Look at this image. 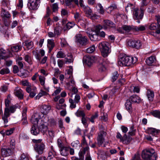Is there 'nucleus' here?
Returning <instances> with one entry per match:
<instances>
[{"instance_id":"1","label":"nucleus","mask_w":160,"mask_h":160,"mask_svg":"<svg viewBox=\"0 0 160 160\" xmlns=\"http://www.w3.org/2000/svg\"><path fill=\"white\" fill-rule=\"evenodd\" d=\"M137 61V58L128 56L121 58L118 61V64L120 66H130L135 63Z\"/></svg>"},{"instance_id":"2","label":"nucleus","mask_w":160,"mask_h":160,"mask_svg":"<svg viewBox=\"0 0 160 160\" xmlns=\"http://www.w3.org/2000/svg\"><path fill=\"white\" fill-rule=\"evenodd\" d=\"M155 151L152 148L146 149L143 150L142 157L144 160H156L157 156Z\"/></svg>"},{"instance_id":"3","label":"nucleus","mask_w":160,"mask_h":160,"mask_svg":"<svg viewBox=\"0 0 160 160\" xmlns=\"http://www.w3.org/2000/svg\"><path fill=\"white\" fill-rule=\"evenodd\" d=\"M109 46V43L107 42H102L98 45L99 49L100 50L102 55L104 57H107L111 52Z\"/></svg>"},{"instance_id":"4","label":"nucleus","mask_w":160,"mask_h":160,"mask_svg":"<svg viewBox=\"0 0 160 160\" xmlns=\"http://www.w3.org/2000/svg\"><path fill=\"white\" fill-rule=\"evenodd\" d=\"M102 29L101 25H97L93 31H91V33L89 34V37L91 40L92 41H98L101 39L100 36H99V31Z\"/></svg>"},{"instance_id":"5","label":"nucleus","mask_w":160,"mask_h":160,"mask_svg":"<svg viewBox=\"0 0 160 160\" xmlns=\"http://www.w3.org/2000/svg\"><path fill=\"white\" fill-rule=\"evenodd\" d=\"M75 38V42L78 45L85 46L88 43L87 38L85 36H82L81 34H76Z\"/></svg>"},{"instance_id":"6","label":"nucleus","mask_w":160,"mask_h":160,"mask_svg":"<svg viewBox=\"0 0 160 160\" xmlns=\"http://www.w3.org/2000/svg\"><path fill=\"white\" fill-rule=\"evenodd\" d=\"M144 11H145L142 8H140V11L137 7L135 8L134 10L133 11L134 19L137 20L142 19L143 17ZM137 22L138 23L140 22L139 20H138Z\"/></svg>"},{"instance_id":"7","label":"nucleus","mask_w":160,"mask_h":160,"mask_svg":"<svg viewBox=\"0 0 160 160\" xmlns=\"http://www.w3.org/2000/svg\"><path fill=\"white\" fill-rule=\"evenodd\" d=\"M16 107L14 106H11L10 107L9 109L7 108L5 109L4 115L2 117V119L3 120L4 123H6L8 122V118L10 115L9 112L13 113L15 110Z\"/></svg>"},{"instance_id":"8","label":"nucleus","mask_w":160,"mask_h":160,"mask_svg":"<svg viewBox=\"0 0 160 160\" xmlns=\"http://www.w3.org/2000/svg\"><path fill=\"white\" fill-rule=\"evenodd\" d=\"M98 58L92 56L86 55L83 57V63L89 67L91 66L96 60Z\"/></svg>"},{"instance_id":"9","label":"nucleus","mask_w":160,"mask_h":160,"mask_svg":"<svg viewBox=\"0 0 160 160\" xmlns=\"http://www.w3.org/2000/svg\"><path fill=\"white\" fill-rule=\"evenodd\" d=\"M48 120L47 117H45L42 120V123L39 126V129L42 132L45 133L48 130L47 122Z\"/></svg>"},{"instance_id":"10","label":"nucleus","mask_w":160,"mask_h":160,"mask_svg":"<svg viewBox=\"0 0 160 160\" xmlns=\"http://www.w3.org/2000/svg\"><path fill=\"white\" fill-rule=\"evenodd\" d=\"M39 3V0H29V8L31 10L37 9Z\"/></svg>"},{"instance_id":"11","label":"nucleus","mask_w":160,"mask_h":160,"mask_svg":"<svg viewBox=\"0 0 160 160\" xmlns=\"http://www.w3.org/2000/svg\"><path fill=\"white\" fill-rule=\"evenodd\" d=\"M115 26V23L112 21L108 20H104L103 26H101V27L102 29L107 30L111 28H114Z\"/></svg>"},{"instance_id":"12","label":"nucleus","mask_w":160,"mask_h":160,"mask_svg":"<svg viewBox=\"0 0 160 160\" xmlns=\"http://www.w3.org/2000/svg\"><path fill=\"white\" fill-rule=\"evenodd\" d=\"M106 135V132L104 131L100 132L97 138L98 144L99 146H101L104 141V137Z\"/></svg>"},{"instance_id":"13","label":"nucleus","mask_w":160,"mask_h":160,"mask_svg":"<svg viewBox=\"0 0 160 160\" xmlns=\"http://www.w3.org/2000/svg\"><path fill=\"white\" fill-rule=\"evenodd\" d=\"M97 60L99 62V64L98 65L99 71L100 72L104 71L106 69L105 66V62L103 61L102 59L99 57H98Z\"/></svg>"},{"instance_id":"14","label":"nucleus","mask_w":160,"mask_h":160,"mask_svg":"<svg viewBox=\"0 0 160 160\" xmlns=\"http://www.w3.org/2000/svg\"><path fill=\"white\" fill-rule=\"evenodd\" d=\"M45 148V145L43 143L36 144L35 145L34 149L39 154H42Z\"/></svg>"},{"instance_id":"15","label":"nucleus","mask_w":160,"mask_h":160,"mask_svg":"<svg viewBox=\"0 0 160 160\" xmlns=\"http://www.w3.org/2000/svg\"><path fill=\"white\" fill-rule=\"evenodd\" d=\"M129 46L137 49L139 48L142 45L141 43L139 40H130L128 42Z\"/></svg>"},{"instance_id":"16","label":"nucleus","mask_w":160,"mask_h":160,"mask_svg":"<svg viewBox=\"0 0 160 160\" xmlns=\"http://www.w3.org/2000/svg\"><path fill=\"white\" fill-rule=\"evenodd\" d=\"M41 117L39 113L37 112L35 113L32 116L31 121V122L34 125H37L38 123L39 120L41 118Z\"/></svg>"},{"instance_id":"17","label":"nucleus","mask_w":160,"mask_h":160,"mask_svg":"<svg viewBox=\"0 0 160 160\" xmlns=\"http://www.w3.org/2000/svg\"><path fill=\"white\" fill-rule=\"evenodd\" d=\"M1 152L3 157H8L12 155V150L9 148H3L1 149Z\"/></svg>"},{"instance_id":"18","label":"nucleus","mask_w":160,"mask_h":160,"mask_svg":"<svg viewBox=\"0 0 160 160\" xmlns=\"http://www.w3.org/2000/svg\"><path fill=\"white\" fill-rule=\"evenodd\" d=\"M51 108V106L48 105H43L41 107V109L42 113L43 114L48 113Z\"/></svg>"},{"instance_id":"19","label":"nucleus","mask_w":160,"mask_h":160,"mask_svg":"<svg viewBox=\"0 0 160 160\" xmlns=\"http://www.w3.org/2000/svg\"><path fill=\"white\" fill-rule=\"evenodd\" d=\"M14 93L16 96L20 99H22L23 98V93L22 91L20 88H16L14 90Z\"/></svg>"},{"instance_id":"20","label":"nucleus","mask_w":160,"mask_h":160,"mask_svg":"<svg viewBox=\"0 0 160 160\" xmlns=\"http://www.w3.org/2000/svg\"><path fill=\"white\" fill-rule=\"evenodd\" d=\"M146 89L147 91L146 95L148 98L149 101H152L154 96V92L148 88H146Z\"/></svg>"},{"instance_id":"21","label":"nucleus","mask_w":160,"mask_h":160,"mask_svg":"<svg viewBox=\"0 0 160 160\" xmlns=\"http://www.w3.org/2000/svg\"><path fill=\"white\" fill-rule=\"evenodd\" d=\"M27 112V108L25 107L23 109L22 113L23 117L22 120V124L23 125H27L28 122L27 120L26 112Z\"/></svg>"},{"instance_id":"22","label":"nucleus","mask_w":160,"mask_h":160,"mask_svg":"<svg viewBox=\"0 0 160 160\" xmlns=\"http://www.w3.org/2000/svg\"><path fill=\"white\" fill-rule=\"evenodd\" d=\"M69 148L63 146L60 148L61 154L64 156H66L68 154Z\"/></svg>"},{"instance_id":"23","label":"nucleus","mask_w":160,"mask_h":160,"mask_svg":"<svg viewBox=\"0 0 160 160\" xmlns=\"http://www.w3.org/2000/svg\"><path fill=\"white\" fill-rule=\"evenodd\" d=\"M156 62V58L154 56H151L148 57L146 60V63L148 65H152L153 64L155 63Z\"/></svg>"},{"instance_id":"24","label":"nucleus","mask_w":160,"mask_h":160,"mask_svg":"<svg viewBox=\"0 0 160 160\" xmlns=\"http://www.w3.org/2000/svg\"><path fill=\"white\" fill-rule=\"evenodd\" d=\"M86 16L88 17H91L92 11L91 9L88 6L83 7V8Z\"/></svg>"},{"instance_id":"25","label":"nucleus","mask_w":160,"mask_h":160,"mask_svg":"<svg viewBox=\"0 0 160 160\" xmlns=\"http://www.w3.org/2000/svg\"><path fill=\"white\" fill-rule=\"evenodd\" d=\"M35 125H34L31 128V132L34 135H37L40 132L39 128Z\"/></svg>"},{"instance_id":"26","label":"nucleus","mask_w":160,"mask_h":160,"mask_svg":"<svg viewBox=\"0 0 160 160\" xmlns=\"http://www.w3.org/2000/svg\"><path fill=\"white\" fill-rule=\"evenodd\" d=\"M47 46L49 49V52H50L55 46L53 40L52 39H48V40Z\"/></svg>"},{"instance_id":"27","label":"nucleus","mask_w":160,"mask_h":160,"mask_svg":"<svg viewBox=\"0 0 160 160\" xmlns=\"http://www.w3.org/2000/svg\"><path fill=\"white\" fill-rule=\"evenodd\" d=\"M23 44L24 46H26L28 49L31 48L33 46V42L29 40L25 41L23 43Z\"/></svg>"},{"instance_id":"28","label":"nucleus","mask_w":160,"mask_h":160,"mask_svg":"<svg viewBox=\"0 0 160 160\" xmlns=\"http://www.w3.org/2000/svg\"><path fill=\"white\" fill-rule=\"evenodd\" d=\"M130 99L132 102H134L139 103L141 101L140 98L136 95H133L131 96L130 98Z\"/></svg>"},{"instance_id":"29","label":"nucleus","mask_w":160,"mask_h":160,"mask_svg":"<svg viewBox=\"0 0 160 160\" xmlns=\"http://www.w3.org/2000/svg\"><path fill=\"white\" fill-rule=\"evenodd\" d=\"M148 133L151 134L153 136H155L159 132V131L155 128H151L148 129Z\"/></svg>"},{"instance_id":"30","label":"nucleus","mask_w":160,"mask_h":160,"mask_svg":"<svg viewBox=\"0 0 160 160\" xmlns=\"http://www.w3.org/2000/svg\"><path fill=\"white\" fill-rule=\"evenodd\" d=\"M126 109L129 112L132 111V103L129 100H127L125 104Z\"/></svg>"},{"instance_id":"31","label":"nucleus","mask_w":160,"mask_h":160,"mask_svg":"<svg viewBox=\"0 0 160 160\" xmlns=\"http://www.w3.org/2000/svg\"><path fill=\"white\" fill-rule=\"evenodd\" d=\"M146 29L145 27L144 26H140L138 27L136 26H133V30L135 31L139 32L143 31Z\"/></svg>"},{"instance_id":"32","label":"nucleus","mask_w":160,"mask_h":160,"mask_svg":"<svg viewBox=\"0 0 160 160\" xmlns=\"http://www.w3.org/2000/svg\"><path fill=\"white\" fill-rule=\"evenodd\" d=\"M132 140V138L130 137L129 136L127 137L126 134H125L123 136L122 142L123 143L127 144L131 141Z\"/></svg>"},{"instance_id":"33","label":"nucleus","mask_w":160,"mask_h":160,"mask_svg":"<svg viewBox=\"0 0 160 160\" xmlns=\"http://www.w3.org/2000/svg\"><path fill=\"white\" fill-rule=\"evenodd\" d=\"M24 59L25 61L27 62L29 64L31 65L32 64V59L31 57L29 55H25L24 58Z\"/></svg>"},{"instance_id":"34","label":"nucleus","mask_w":160,"mask_h":160,"mask_svg":"<svg viewBox=\"0 0 160 160\" xmlns=\"http://www.w3.org/2000/svg\"><path fill=\"white\" fill-rule=\"evenodd\" d=\"M22 46L20 45H14L11 47V49L13 52H17L21 50Z\"/></svg>"},{"instance_id":"35","label":"nucleus","mask_w":160,"mask_h":160,"mask_svg":"<svg viewBox=\"0 0 160 160\" xmlns=\"http://www.w3.org/2000/svg\"><path fill=\"white\" fill-rule=\"evenodd\" d=\"M65 63L67 62H72L73 61V58L72 55L71 54H69L68 56V57L65 58Z\"/></svg>"},{"instance_id":"36","label":"nucleus","mask_w":160,"mask_h":160,"mask_svg":"<svg viewBox=\"0 0 160 160\" xmlns=\"http://www.w3.org/2000/svg\"><path fill=\"white\" fill-rule=\"evenodd\" d=\"M51 150L48 153V158H50L49 159L52 158L56 154V152L54 150L52 146L51 147Z\"/></svg>"},{"instance_id":"37","label":"nucleus","mask_w":160,"mask_h":160,"mask_svg":"<svg viewBox=\"0 0 160 160\" xmlns=\"http://www.w3.org/2000/svg\"><path fill=\"white\" fill-rule=\"evenodd\" d=\"M74 2L76 4L78 5V0H65V3H66V5L67 6H70L72 4V2Z\"/></svg>"},{"instance_id":"38","label":"nucleus","mask_w":160,"mask_h":160,"mask_svg":"<svg viewBox=\"0 0 160 160\" xmlns=\"http://www.w3.org/2000/svg\"><path fill=\"white\" fill-rule=\"evenodd\" d=\"M96 8L98 10L99 13L101 14H103L104 12V9L102 6L101 4L100 3H98L97 5Z\"/></svg>"},{"instance_id":"39","label":"nucleus","mask_w":160,"mask_h":160,"mask_svg":"<svg viewBox=\"0 0 160 160\" xmlns=\"http://www.w3.org/2000/svg\"><path fill=\"white\" fill-rule=\"evenodd\" d=\"M2 14L4 17L7 18H9L11 17L10 14L3 8H2Z\"/></svg>"},{"instance_id":"40","label":"nucleus","mask_w":160,"mask_h":160,"mask_svg":"<svg viewBox=\"0 0 160 160\" xmlns=\"http://www.w3.org/2000/svg\"><path fill=\"white\" fill-rule=\"evenodd\" d=\"M136 8L134 5L131 4H129L126 7V10L127 11L131 9L133 12L134 10V9Z\"/></svg>"},{"instance_id":"41","label":"nucleus","mask_w":160,"mask_h":160,"mask_svg":"<svg viewBox=\"0 0 160 160\" xmlns=\"http://www.w3.org/2000/svg\"><path fill=\"white\" fill-rule=\"evenodd\" d=\"M123 28L124 32H128L131 30H133V26L131 27L130 26L124 25L123 26Z\"/></svg>"},{"instance_id":"42","label":"nucleus","mask_w":160,"mask_h":160,"mask_svg":"<svg viewBox=\"0 0 160 160\" xmlns=\"http://www.w3.org/2000/svg\"><path fill=\"white\" fill-rule=\"evenodd\" d=\"M47 94V92H45L44 91L41 90L39 93L38 94V95H37L35 97V99H38L40 98V97H41L42 96L45 95Z\"/></svg>"},{"instance_id":"43","label":"nucleus","mask_w":160,"mask_h":160,"mask_svg":"<svg viewBox=\"0 0 160 160\" xmlns=\"http://www.w3.org/2000/svg\"><path fill=\"white\" fill-rule=\"evenodd\" d=\"M6 54L5 50L3 49L0 50V57L1 59H5L7 58L5 56Z\"/></svg>"},{"instance_id":"44","label":"nucleus","mask_w":160,"mask_h":160,"mask_svg":"<svg viewBox=\"0 0 160 160\" xmlns=\"http://www.w3.org/2000/svg\"><path fill=\"white\" fill-rule=\"evenodd\" d=\"M56 56L58 58H63L66 57V55L63 52L59 51L58 52Z\"/></svg>"},{"instance_id":"45","label":"nucleus","mask_w":160,"mask_h":160,"mask_svg":"<svg viewBox=\"0 0 160 160\" xmlns=\"http://www.w3.org/2000/svg\"><path fill=\"white\" fill-rule=\"evenodd\" d=\"M152 115L154 117L160 118V111L158 110L153 111L152 112Z\"/></svg>"},{"instance_id":"46","label":"nucleus","mask_w":160,"mask_h":160,"mask_svg":"<svg viewBox=\"0 0 160 160\" xmlns=\"http://www.w3.org/2000/svg\"><path fill=\"white\" fill-rule=\"evenodd\" d=\"M10 72L9 69L8 68H3L0 71V74L3 75L9 73Z\"/></svg>"},{"instance_id":"47","label":"nucleus","mask_w":160,"mask_h":160,"mask_svg":"<svg viewBox=\"0 0 160 160\" xmlns=\"http://www.w3.org/2000/svg\"><path fill=\"white\" fill-rule=\"evenodd\" d=\"M119 74L117 72L115 71L114 72L113 74L112 77V82L116 81L118 78Z\"/></svg>"},{"instance_id":"48","label":"nucleus","mask_w":160,"mask_h":160,"mask_svg":"<svg viewBox=\"0 0 160 160\" xmlns=\"http://www.w3.org/2000/svg\"><path fill=\"white\" fill-rule=\"evenodd\" d=\"M75 114L77 117H82V118L85 116V114L83 111L78 110L75 113Z\"/></svg>"},{"instance_id":"49","label":"nucleus","mask_w":160,"mask_h":160,"mask_svg":"<svg viewBox=\"0 0 160 160\" xmlns=\"http://www.w3.org/2000/svg\"><path fill=\"white\" fill-rule=\"evenodd\" d=\"M39 80L41 85L44 86L45 80V77L41 76H39Z\"/></svg>"},{"instance_id":"50","label":"nucleus","mask_w":160,"mask_h":160,"mask_svg":"<svg viewBox=\"0 0 160 160\" xmlns=\"http://www.w3.org/2000/svg\"><path fill=\"white\" fill-rule=\"evenodd\" d=\"M56 89L54 91V92L52 93V95L53 96H55L58 94L61 91L62 89L60 87L55 88Z\"/></svg>"},{"instance_id":"51","label":"nucleus","mask_w":160,"mask_h":160,"mask_svg":"<svg viewBox=\"0 0 160 160\" xmlns=\"http://www.w3.org/2000/svg\"><path fill=\"white\" fill-rule=\"evenodd\" d=\"M117 8L116 5L115 4H113L108 8L107 9L108 12V13L111 12L113 10L116 9Z\"/></svg>"},{"instance_id":"52","label":"nucleus","mask_w":160,"mask_h":160,"mask_svg":"<svg viewBox=\"0 0 160 160\" xmlns=\"http://www.w3.org/2000/svg\"><path fill=\"white\" fill-rule=\"evenodd\" d=\"M95 50V47L93 45L92 47L88 48L86 49V52L88 53H92Z\"/></svg>"},{"instance_id":"53","label":"nucleus","mask_w":160,"mask_h":160,"mask_svg":"<svg viewBox=\"0 0 160 160\" xmlns=\"http://www.w3.org/2000/svg\"><path fill=\"white\" fill-rule=\"evenodd\" d=\"M69 102L70 103V107L72 108H74L76 107V103L75 101L73 100L72 99H69Z\"/></svg>"},{"instance_id":"54","label":"nucleus","mask_w":160,"mask_h":160,"mask_svg":"<svg viewBox=\"0 0 160 160\" xmlns=\"http://www.w3.org/2000/svg\"><path fill=\"white\" fill-rule=\"evenodd\" d=\"M74 18L77 22H78L82 18L80 14L78 12H76L74 13Z\"/></svg>"},{"instance_id":"55","label":"nucleus","mask_w":160,"mask_h":160,"mask_svg":"<svg viewBox=\"0 0 160 160\" xmlns=\"http://www.w3.org/2000/svg\"><path fill=\"white\" fill-rule=\"evenodd\" d=\"M141 3V5L140 8H142L145 11V8L144 7L148 5V2L147 0H142Z\"/></svg>"},{"instance_id":"56","label":"nucleus","mask_w":160,"mask_h":160,"mask_svg":"<svg viewBox=\"0 0 160 160\" xmlns=\"http://www.w3.org/2000/svg\"><path fill=\"white\" fill-rule=\"evenodd\" d=\"M157 28H159L156 23H152L149 27V28L152 30H156Z\"/></svg>"},{"instance_id":"57","label":"nucleus","mask_w":160,"mask_h":160,"mask_svg":"<svg viewBox=\"0 0 160 160\" xmlns=\"http://www.w3.org/2000/svg\"><path fill=\"white\" fill-rule=\"evenodd\" d=\"M74 25L75 24L73 22H68L66 24V28L67 29H69L71 28H72Z\"/></svg>"},{"instance_id":"58","label":"nucleus","mask_w":160,"mask_h":160,"mask_svg":"<svg viewBox=\"0 0 160 160\" xmlns=\"http://www.w3.org/2000/svg\"><path fill=\"white\" fill-rule=\"evenodd\" d=\"M33 54L35 57L36 59L40 61L41 59V57L40 56L39 54L35 51H33Z\"/></svg>"},{"instance_id":"59","label":"nucleus","mask_w":160,"mask_h":160,"mask_svg":"<svg viewBox=\"0 0 160 160\" xmlns=\"http://www.w3.org/2000/svg\"><path fill=\"white\" fill-rule=\"evenodd\" d=\"M118 89V88L117 87L113 88L109 92L110 95L112 96L114 95Z\"/></svg>"},{"instance_id":"60","label":"nucleus","mask_w":160,"mask_h":160,"mask_svg":"<svg viewBox=\"0 0 160 160\" xmlns=\"http://www.w3.org/2000/svg\"><path fill=\"white\" fill-rule=\"evenodd\" d=\"M57 62L58 67L60 68H61L64 65L65 62H64L62 60L58 59V60Z\"/></svg>"},{"instance_id":"61","label":"nucleus","mask_w":160,"mask_h":160,"mask_svg":"<svg viewBox=\"0 0 160 160\" xmlns=\"http://www.w3.org/2000/svg\"><path fill=\"white\" fill-rule=\"evenodd\" d=\"M58 4L57 3H55L52 4V9L53 12L57 11L58 9Z\"/></svg>"},{"instance_id":"62","label":"nucleus","mask_w":160,"mask_h":160,"mask_svg":"<svg viewBox=\"0 0 160 160\" xmlns=\"http://www.w3.org/2000/svg\"><path fill=\"white\" fill-rule=\"evenodd\" d=\"M14 130V129L13 128H10L8 130H7L6 131L5 133L7 135H10L13 133Z\"/></svg>"},{"instance_id":"63","label":"nucleus","mask_w":160,"mask_h":160,"mask_svg":"<svg viewBox=\"0 0 160 160\" xmlns=\"http://www.w3.org/2000/svg\"><path fill=\"white\" fill-rule=\"evenodd\" d=\"M131 160H141L140 155L138 154H135Z\"/></svg>"},{"instance_id":"64","label":"nucleus","mask_w":160,"mask_h":160,"mask_svg":"<svg viewBox=\"0 0 160 160\" xmlns=\"http://www.w3.org/2000/svg\"><path fill=\"white\" fill-rule=\"evenodd\" d=\"M155 19L157 21L158 27L160 28V16L159 15L155 16Z\"/></svg>"}]
</instances>
